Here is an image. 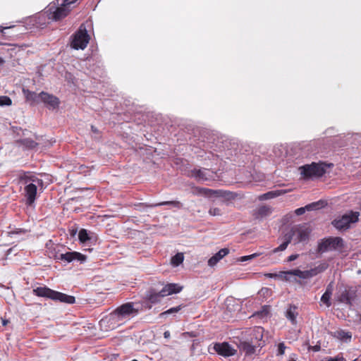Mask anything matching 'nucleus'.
<instances>
[{
    "label": "nucleus",
    "mask_w": 361,
    "mask_h": 361,
    "mask_svg": "<svg viewBox=\"0 0 361 361\" xmlns=\"http://www.w3.org/2000/svg\"><path fill=\"white\" fill-rule=\"evenodd\" d=\"M139 312V310L135 307L134 303L129 302L118 306L105 319H102V322L110 323L112 326H109L114 329L121 324L129 320L130 318L136 316Z\"/></svg>",
    "instance_id": "f257e3e1"
},
{
    "label": "nucleus",
    "mask_w": 361,
    "mask_h": 361,
    "mask_svg": "<svg viewBox=\"0 0 361 361\" xmlns=\"http://www.w3.org/2000/svg\"><path fill=\"white\" fill-rule=\"evenodd\" d=\"M311 230L306 224L295 225L283 236V242L272 250L273 253L285 250L293 240L295 244L306 241L309 239Z\"/></svg>",
    "instance_id": "f03ea898"
},
{
    "label": "nucleus",
    "mask_w": 361,
    "mask_h": 361,
    "mask_svg": "<svg viewBox=\"0 0 361 361\" xmlns=\"http://www.w3.org/2000/svg\"><path fill=\"white\" fill-rule=\"evenodd\" d=\"M32 293L37 297L45 298L67 304H73L75 302L74 296L54 290L46 286L33 288Z\"/></svg>",
    "instance_id": "7ed1b4c3"
},
{
    "label": "nucleus",
    "mask_w": 361,
    "mask_h": 361,
    "mask_svg": "<svg viewBox=\"0 0 361 361\" xmlns=\"http://www.w3.org/2000/svg\"><path fill=\"white\" fill-rule=\"evenodd\" d=\"M332 164H326L324 161L312 162L310 164H305L299 168L304 179H314L323 176Z\"/></svg>",
    "instance_id": "20e7f679"
},
{
    "label": "nucleus",
    "mask_w": 361,
    "mask_h": 361,
    "mask_svg": "<svg viewBox=\"0 0 361 361\" xmlns=\"http://www.w3.org/2000/svg\"><path fill=\"white\" fill-rule=\"evenodd\" d=\"M77 0H56L53 4L49 5L47 10L49 19L57 21L65 18L70 12L71 5Z\"/></svg>",
    "instance_id": "39448f33"
},
{
    "label": "nucleus",
    "mask_w": 361,
    "mask_h": 361,
    "mask_svg": "<svg viewBox=\"0 0 361 361\" xmlns=\"http://www.w3.org/2000/svg\"><path fill=\"white\" fill-rule=\"evenodd\" d=\"M90 39L85 25L82 24L73 36L71 47L75 49H84L87 47Z\"/></svg>",
    "instance_id": "423d86ee"
},
{
    "label": "nucleus",
    "mask_w": 361,
    "mask_h": 361,
    "mask_svg": "<svg viewBox=\"0 0 361 361\" xmlns=\"http://www.w3.org/2000/svg\"><path fill=\"white\" fill-rule=\"evenodd\" d=\"M360 213L350 211L343 214L341 218L335 219L333 225L338 230L348 229L350 224L358 221Z\"/></svg>",
    "instance_id": "0eeeda50"
},
{
    "label": "nucleus",
    "mask_w": 361,
    "mask_h": 361,
    "mask_svg": "<svg viewBox=\"0 0 361 361\" xmlns=\"http://www.w3.org/2000/svg\"><path fill=\"white\" fill-rule=\"evenodd\" d=\"M343 247V239L340 237H329L324 238L318 245L319 252H325L336 250Z\"/></svg>",
    "instance_id": "6e6552de"
},
{
    "label": "nucleus",
    "mask_w": 361,
    "mask_h": 361,
    "mask_svg": "<svg viewBox=\"0 0 361 361\" xmlns=\"http://www.w3.org/2000/svg\"><path fill=\"white\" fill-rule=\"evenodd\" d=\"M208 350L210 353H213L212 352V350H213L214 353L224 357L233 356L237 352L236 350L227 342L214 343L213 345L209 346Z\"/></svg>",
    "instance_id": "1a4fd4ad"
},
{
    "label": "nucleus",
    "mask_w": 361,
    "mask_h": 361,
    "mask_svg": "<svg viewBox=\"0 0 361 361\" xmlns=\"http://www.w3.org/2000/svg\"><path fill=\"white\" fill-rule=\"evenodd\" d=\"M25 197L26 199L25 204L32 206L37 197V187L33 183H28L24 188Z\"/></svg>",
    "instance_id": "9d476101"
},
{
    "label": "nucleus",
    "mask_w": 361,
    "mask_h": 361,
    "mask_svg": "<svg viewBox=\"0 0 361 361\" xmlns=\"http://www.w3.org/2000/svg\"><path fill=\"white\" fill-rule=\"evenodd\" d=\"M40 102L52 109L58 108L60 104L59 99L57 97L45 92H40Z\"/></svg>",
    "instance_id": "9b49d317"
},
{
    "label": "nucleus",
    "mask_w": 361,
    "mask_h": 361,
    "mask_svg": "<svg viewBox=\"0 0 361 361\" xmlns=\"http://www.w3.org/2000/svg\"><path fill=\"white\" fill-rule=\"evenodd\" d=\"M87 257L78 252H66L61 255V261L66 263L72 262L73 261H78L81 263L86 261Z\"/></svg>",
    "instance_id": "f8f14e48"
},
{
    "label": "nucleus",
    "mask_w": 361,
    "mask_h": 361,
    "mask_svg": "<svg viewBox=\"0 0 361 361\" xmlns=\"http://www.w3.org/2000/svg\"><path fill=\"white\" fill-rule=\"evenodd\" d=\"M264 329L261 326H256L252 331L250 341L257 347H262L264 345L263 338Z\"/></svg>",
    "instance_id": "ddd939ff"
},
{
    "label": "nucleus",
    "mask_w": 361,
    "mask_h": 361,
    "mask_svg": "<svg viewBox=\"0 0 361 361\" xmlns=\"http://www.w3.org/2000/svg\"><path fill=\"white\" fill-rule=\"evenodd\" d=\"M23 92L26 101L31 105L40 102V93L37 94L35 92L30 91L29 90L25 88L23 89Z\"/></svg>",
    "instance_id": "4468645a"
},
{
    "label": "nucleus",
    "mask_w": 361,
    "mask_h": 361,
    "mask_svg": "<svg viewBox=\"0 0 361 361\" xmlns=\"http://www.w3.org/2000/svg\"><path fill=\"white\" fill-rule=\"evenodd\" d=\"M229 253L228 248H222L208 260L209 267L215 266L224 257Z\"/></svg>",
    "instance_id": "2eb2a0df"
},
{
    "label": "nucleus",
    "mask_w": 361,
    "mask_h": 361,
    "mask_svg": "<svg viewBox=\"0 0 361 361\" xmlns=\"http://www.w3.org/2000/svg\"><path fill=\"white\" fill-rule=\"evenodd\" d=\"M163 205H171L177 209H180L183 207V204L180 202L173 200V201H164L161 202L156 204H147V203H140L139 206H144L146 207H156L159 206H163Z\"/></svg>",
    "instance_id": "dca6fc26"
},
{
    "label": "nucleus",
    "mask_w": 361,
    "mask_h": 361,
    "mask_svg": "<svg viewBox=\"0 0 361 361\" xmlns=\"http://www.w3.org/2000/svg\"><path fill=\"white\" fill-rule=\"evenodd\" d=\"M182 287L177 283H168L161 289L162 296H167L173 293L180 292Z\"/></svg>",
    "instance_id": "f3484780"
},
{
    "label": "nucleus",
    "mask_w": 361,
    "mask_h": 361,
    "mask_svg": "<svg viewBox=\"0 0 361 361\" xmlns=\"http://www.w3.org/2000/svg\"><path fill=\"white\" fill-rule=\"evenodd\" d=\"M209 170L203 169H194L191 171L192 176L200 181H205L209 180L212 176L209 175Z\"/></svg>",
    "instance_id": "a211bd4d"
},
{
    "label": "nucleus",
    "mask_w": 361,
    "mask_h": 361,
    "mask_svg": "<svg viewBox=\"0 0 361 361\" xmlns=\"http://www.w3.org/2000/svg\"><path fill=\"white\" fill-rule=\"evenodd\" d=\"M258 348L257 345L250 341L241 342L240 344V350L245 353V355H252L255 353V348Z\"/></svg>",
    "instance_id": "6ab92c4d"
},
{
    "label": "nucleus",
    "mask_w": 361,
    "mask_h": 361,
    "mask_svg": "<svg viewBox=\"0 0 361 361\" xmlns=\"http://www.w3.org/2000/svg\"><path fill=\"white\" fill-rule=\"evenodd\" d=\"M298 315V312L297 306H295V305H289V307L286 312V317L288 320L290 321L292 324H296V318Z\"/></svg>",
    "instance_id": "aec40b11"
},
{
    "label": "nucleus",
    "mask_w": 361,
    "mask_h": 361,
    "mask_svg": "<svg viewBox=\"0 0 361 361\" xmlns=\"http://www.w3.org/2000/svg\"><path fill=\"white\" fill-rule=\"evenodd\" d=\"M272 212V208L267 205H262L257 208L254 213L257 219H262L269 216Z\"/></svg>",
    "instance_id": "412c9836"
},
{
    "label": "nucleus",
    "mask_w": 361,
    "mask_h": 361,
    "mask_svg": "<svg viewBox=\"0 0 361 361\" xmlns=\"http://www.w3.org/2000/svg\"><path fill=\"white\" fill-rule=\"evenodd\" d=\"M332 293H333V286L331 283L327 286L325 292L321 297V301L324 304H325L326 305V307H328L331 305L330 299L332 295Z\"/></svg>",
    "instance_id": "4be33fe9"
},
{
    "label": "nucleus",
    "mask_w": 361,
    "mask_h": 361,
    "mask_svg": "<svg viewBox=\"0 0 361 361\" xmlns=\"http://www.w3.org/2000/svg\"><path fill=\"white\" fill-rule=\"evenodd\" d=\"M195 192L198 195H202L208 197L212 195L219 196L221 193V190H214L212 189L200 187H197L195 188Z\"/></svg>",
    "instance_id": "5701e85b"
},
{
    "label": "nucleus",
    "mask_w": 361,
    "mask_h": 361,
    "mask_svg": "<svg viewBox=\"0 0 361 361\" xmlns=\"http://www.w3.org/2000/svg\"><path fill=\"white\" fill-rule=\"evenodd\" d=\"M328 267H329V265L327 263L323 262V263H320L318 266L309 269L308 272H309L310 277L312 278V277L324 272V271H326Z\"/></svg>",
    "instance_id": "b1692460"
},
{
    "label": "nucleus",
    "mask_w": 361,
    "mask_h": 361,
    "mask_svg": "<svg viewBox=\"0 0 361 361\" xmlns=\"http://www.w3.org/2000/svg\"><path fill=\"white\" fill-rule=\"evenodd\" d=\"M283 274H291L292 276H296L302 279H310L308 270L301 271L298 269H296L284 271Z\"/></svg>",
    "instance_id": "393cba45"
},
{
    "label": "nucleus",
    "mask_w": 361,
    "mask_h": 361,
    "mask_svg": "<svg viewBox=\"0 0 361 361\" xmlns=\"http://www.w3.org/2000/svg\"><path fill=\"white\" fill-rule=\"evenodd\" d=\"M334 336L338 340L343 341H350L352 338V334L350 331H346L344 330H337L334 333Z\"/></svg>",
    "instance_id": "a878e982"
},
{
    "label": "nucleus",
    "mask_w": 361,
    "mask_h": 361,
    "mask_svg": "<svg viewBox=\"0 0 361 361\" xmlns=\"http://www.w3.org/2000/svg\"><path fill=\"white\" fill-rule=\"evenodd\" d=\"M8 228L10 230L8 231V235L11 238L16 236V235H18V236L25 235L30 232L29 230L25 229V228H12L11 226H9Z\"/></svg>",
    "instance_id": "bb28decb"
},
{
    "label": "nucleus",
    "mask_w": 361,
    "mask_h": 361,
    "mask_svg": "<svg viewBox=\"0 0 361 361\" xmlns=\"http://www.w3.org/2000/svg\"><path fill=\"white\" fill-rule=\"evenodd\" d=\"M319 202H312L311 204L306 205L304 207H300V208L295 209V213L298 216L302 215L305 212L306 210L311 211V210L317 209L319 207Z\"/></svg>",
    "instance_id": "cd10ccee"
},
{
    "label": "nucleus",
    "mask_w": 361,
    "mask_h": 361,
    "mask_svg": "<svg viewBox=\"0 0 361 361\" xmlns=\"http://www.w3.org/2000/svg\"><path fill=\"white\" fill-rule=\"evenodd\" d=\"M18 142L27 149H35L38 145L37 142L30 138L21 139Z\"/></svg>",
    "instance_id": "c85d7f7f"
},
{
    "label": "nucleus",
    "mask_w": 361,
    "mask_h": 361,
    "mask_svg": "<svg viewBox=\"0 0 361 361\" xmlns=\"http://www.w3.org/2000/svg\"><path fill=\"white\" fill-rule=\"evenodd\" d=\"M20 181H22L26 185L28 183H34V182H42L41 180L38 179L36 176H32L30 173H25L23 176L20 177Z\"/></svg>",
    "instance_id": "c756f323"
},
{
    "label": "nucleus",
    "mask_w": 361,
    "mask_h": 361,
    "mask_svg": "<svg viewBox=\"0 0 361 361\" xmlns=\"http://www.w3.org/2000/svg\"><path fill=\"white\" fill-rule=\"evenodd\" d=\"M161 290L159 293L150 292L147 295V300L151 303H157L160 301L161 298H163Z\"/></svg>",
    "instance_id": "7c9ffc66"
},
{
    "label": "nucleus",
    "mask_w": 361,
    "mask_h": 361,
    "mask_svg": "<svg viewBox=\"0 0 361 361\" xmlns=\"http://www.w3.org/2000/svg\"><path fill=\"white\" fill-rule=\"evenodd\" d=\"M184 259V256L183 253L178 252L173 257H171V263L174 267H178L180 265Z\"/></svg>",
    "instance_id": "2f4dec72"
},
{
    "label": "nucleus",
    "mask_w": 361,
    "mask_h": 361,
    "mask_svg": "<svg viewBox=\"0 0 361 361\" xmlns=\"http://www.w3.org/2000/svg\"><path fill=\"white\" fill-rule=\"evenodd\" d=\"M338 300L342 303H345L347 305H351V297L348 291H343L341 295L339 296Z\"/></svg>",
    "instance_id": "473e14b6"
},
{
    "label": "nucleus",
    "mask_w": 361,
    "mask_h": 361,
    "mask_svg": "<svg viewBox=\"0 0 361 361\" xmlns=\"http://www.w3.org/2000/svg\"><path fill=\"white\" fill-rule=\"evenodd\" d=\"M277 195H278V194H276V192L270 191V192H268L267 193L259 195V200L261 201L266 200L274 198V197H276Z\"/></svg>",
    "instance_id": "72a5a7b5"
},
{
    "label": "nucleus",
    "mask_w": 361,
    "mask_h": 361,
    "mask_svg": "<svg viewBox=\"0 0 361 361\" xmlns=\"http://www.w3.org/2000/svg\"><path fill=\"white\" fill-rule=\"evenodd\" d=\"M79 240L84 243L90 239L88 233L85 229H81L78 233Z\"/></svg>",
    "instance_id": "f704fd0d"
},
{
    "label": "nucleus",
    "mask_w": 361,
    "mask_h": 361,
    "mask_svg": "<svg viewBox=\"0 0 361 361\" xmlns=\"http://www.w3.org/2000/svg\"><path fill=\"white\" fill-rule=\"evenodd\" d=\"M12 104L11 99L8 96H0V106H10Z\"/></svg>",
    "instance_id": "c9c22d12"
},
{
    "label": "nucleus",
    "mask_w": 361,
    "mask_h": 361,
    "mask_svg": "<svg viewBox=\"0 0 361 361\" xmlns=\"http://www.w3.org/2000/svg\"><path fill=\"white\" fill-rule=\"evenodd\" d=\"M208 212L211 216H221L222 214L221 209L220 208L216 207H210Z\"/></svg>",
    "instance_id": "e433bc0d"
},
{
    "label": "nucleus",
    "mask_w": 361,
    "mask_h": 361,
    "mask_svg": "<svg viewBox=\"0 0 361 361\" xmlns=\"http://www.w3.org/2000/svg\"><path fill=\"white\" fill-rule=\"evenodd\" d=\"M260 255L259 253H254V254H252V255H246V256H243V257H240L239 259H238V261L239 262H245V261H247V260H250V259H255L257 257H259Z\"/></svg>",
    "instance_id": "4c0bfd02"
},
{
    "label": "nucleus",
    "mask_w": 361,
    "mask_h": 361,
    "mask_svg": "<svg viewBox=\"0 0 361 361\" xmlns=\"http://www.w3.org/2000/svg\"><path fill=\"white\" fill-rule=\"evenodd\" d=\"M181 308H182L181 305H179V306H177L175 307H171V308L169 309L168 310L162 312L161 314V315H166V314H173V313H176L178 311H180L181 310Z\"/></svg>",
    "instance_id": "58836bf2"
},
{
    "label": "nucleus",
    "mask_w": 361,
    "mask_h": 361,
    "mask_svg": "<svg viewBox=\"0 0 361 361\" xmlns=\"http://www.w3.org/2000/svg\"><path fill=\"white\" fill-rule=\"evenodd\" d=\"M286 348V346L285 345L284 343H280L278 345V352L277 355H282L285 353V350Z\"/></svg>",
    "instance_id": "ea45409f"
},
{
    "label": "nucleus",
    "mask_w": 361,
    "mask_h": 361,
    "mask_svg": "<svg viewBox=\"0 0 361 361\" xmlns=\"http://www.w3.org/2000/svg\"><path fill=\"white\" fill-rule=\"evenodd\" d=\"M326 361H346L342 355H337L335 357H330Z\"/></svg>",
    "instance_id": "a19ab883"
},
{
    "label": "nucleus",
    "mask_w": 361,
    "mask_h": 361,
    "mask_svg": "<svg viewBox=\"0 0 361 361\" xmlns=\"http://www.w3.org/2000/svg\"><path fill=\"white\" fill-rule=\"evenodd\" d=\"M63 253H61L59 250L55 251L53 255V258L56 261H61V255H63Z\"/></svg>",
    "instance_id": "79ce46f5"
},
{
    "label": "nucleus",
    "mask_w": 361,
    "mask_h": 361,
    "mask_svg": "<svg viewBox=\"0 0 361 361\" xmlns=\"http://www.w3.org/2000/svg\"><path fill=\"white\" fill-rule=\"evenodd\" d=\"M299 257V255L298 254H295V255H290L288 258H287V262H292V261H294L296 259H298Z\"/></svg>",
    "instance_id": "37998d69"
},
{
    "label": "nucleus",
    "mask_w": 361,
    "mask_h": 361,
    "mask_svg": "<svg viewBox=\"0 0 361 361\" xmlns=\"http://www.w3.org/2000/svg\"><path fill=\"white\" fill-rule=\"evenodd\" d=\"M284 271H281L278 276H280V277H281L282 279H284V280H286V281H289V279L288 278V274H283Z\"/></svg>",
    "instance_id": "c03bdc74"
},
{
    "label": "nucleus",
    "mask_w": 361,
    "mask_h": 361,
    "mask_svg": "<svg viewBox=\"0 0 361 361\" xmlns=\"http://www.w3.org/2000/svg\"><path fill=\"white\" fill-rule=\"evenodd\" d=\"M171 336V334L169 331H166L164 333V338H169Z\"/></svg>",
    "instance_id": "a18cd8bd"
},
{
    "label": "nucleus",
    "mask_w": 361,
    "mask_h": 361,
    "mask_svg": "<svg viewBox=\"0 0 361 361\" xmlns=\"http://www.w3.org/2000/svg\"><path fill=\"white\" fill-rule=\"evenodd\" d=\"M266 276L269 277V278H273V277H276L278 275L276 274H265Z\"/></svg>",
    "instance_id": "49530a36"
},
{
    "label": "nucleus",
    "mask_w": 361,
    "mask_h": 361,
    "mask_svg": "<svg viewBox=\"0 0 361 361\" xmlns=\"http://www.w3.org/2000/svg\"><path fill=\"white\" fill-rule=\"evenodd\" d=\"M1 320H2V324L3 326H6L7 324L8 323V321L7 319H2L1 318Z\"/></svg>",
    "instance_id": "de8ad7c7"
},
{
    "label": "nucleus",
    "mask_w": 361,
    "mask_h": 361,
    "mask_svg": "<svg viewBox=\"0 0 361 361\" xmlns=\"http://www.w3.org/2000/svg\"><path fill=\"white\" fill-rule=\"evenodd\" d=\"M4 62L5 61L4 60V59L2 57H0V66H3Z\"/></svg>",
    "instance_id": "09e8293b"
},
{
    "label": "nucleus",
    "mask_w": 361,
    "mask_h": 361,
    "mask_svg": "<svg viewBox=\"0 0 361 361\" xmlns=\"http://www.w3.org/2000/svg\"><path fill=\"white\" fill-rule=\"evenodd\" d=\"M319 346H315V347H314V350H318V349H319Z\"/></svg>",
    "instance_id": "8fccbe9b"
},
{
    "label": "nucleus",
    "mask_w": 361,
    "mask_h": 361,
    "mask_svg": "<svg viewBox=\"0 0 361 361\" xmlns=\"http://www.w3.org/2000/svg\"><path fill=\"white\" fill-rule=\"evenodd\" d=\"M4 29H6V27H2V29L0 30V32H3Z\"/></svg>",
    "instance_id": "3c124183"
},
{
    "label": "nucleus",
    "mask_w": 361,
    "mask_h": 361,
    "mask_svg": "<svg viewBox=\"0 0 361 361\" xmlns=\"http://www.w3.org/2000/svg\"><path fill=\"white\" fill-rule=\"evenodd\" d=\"M288 361H295L294 359H290Z\"/></svg>",
    "instance_id": "603ef678"
},
{
    "label": "nucleus",
    "mask_w": 361,
    "mask_h": 361,
    "mask_svg": "<svg viewBox=\"0 0 361 361\" xmlns=\"http://www.w3.org/2000/svg\"><path fill=\"white\" fill-rule=\"evenodd\" d=\"M132 361H138V360H133Z\"/></svg>",
    "instance_id": "864d4df0"
},
{
    "label": "nucleus",
    "mask_w": 361,
    "mask_h": 361,
    "mask_svg": "<svg viewBox=\"0 0 361 361\" xmlns=\"http://www.w3.org/2000/svg\"><path fill=\"white\" fill-rule=\"evenodd\" d=\"M353 361H357V360H353Z\"/></svg>",
    "instance_id": "5fc2aeb1"
},
{
    "label": "nucleus",
    "mask_w": 361,
    "mask_h": 361,
    "mask_svg": "<svg viewBox=\"0 0 361 361\" xmlns=\"http://www.w3.org/2000/svg\"><path fill=\"white\" fill-rule=\"evenodd\" d=\"M353 361H357V360H353Z\"/></svg>",
    "instance_id": "6e6d98bb"
},
{
    "label": "nucleus",
    "mask_w": 361,
    "mask_h": 361,
    "mask_svg": "<svg viewBox=\"0 0 361 361\" xmlns=\"http://www.w3.org/2000/svg\"><path fill=\"white\" fill-rule=\"evenodd\" d=\"M353 361H357V360H353Z\"/></svg>",
    "instance_id": "4d7b16f0"
}]
</instances>
